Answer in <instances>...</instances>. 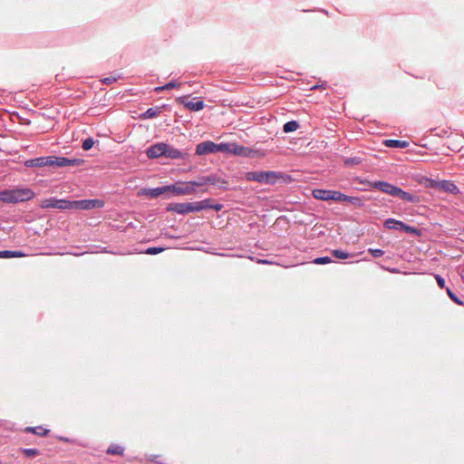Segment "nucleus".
Here are the masks:
<instances>
[{"instance_id":"bb28decb","label":"nucleus","mask_w":464,"mask_h":464,"mask_svg":"<svg viewBox=\"0 0 464 464\" xmlns=\"http://www.w3.org/2000/svg\"><path fill=\"white\" fill-rule=\"evenodd\" d=\"M332 255L336 257V258H339V259H346L348 257L351 256V254H349L348 252H345L342 249H334L332 251Z\"/></svg>"},{"instance_id":"1a4fd4ad","label":"nucleus","mask_w":464,"mask_h":464,"mask_svg":"<svg viewBox=\"0 0 464 464\" xmlns=\"http://www.w3.org/2000/svg\"><path fill=\"white\" fill-rule=\"evenodd\" d=\"M179 101L184 104L186 108L188 110L198 111L204 108V102L200 100L192 99L190 101L188 100L187 96L180 97Z\"/></svg>"},{"instance_id":"473e14b6","label":"nucleus","mask_w":464,"mask_h":464,"mask_svg":"<svg viewBox=\"0 0 464 464\" xmlns=\"http://www.w3.org/2000/svg\"><path fill=\"white\" fill-rule=\"evenodd\" d=\"M344 201L350 202L353 205L360 206L362 205V199L357 197H350L346 195V198Z\"/></svg>"},{"instance_id":"58836bf2","label":"nucleus","mask_w":464,"mask_h":464,"mask_svg":"<svg viewBox=\"0 0 464 464\" xmlns=\"http://www.w3.org/2000/svg\"><path fill=\"white\" fill-rule=\"evenodd\" d=\"M401 229L407 231V232H410V233H413V234H418L419 233V230L416 228V227H409L407 225L404 224V227H401Z\"/></svg>"},{"instance_id":"f3484780","label":"nucleus","mask_w":464,"mask_h":464,"mask_svg":"<svg viewBox=\"0 0 464 464\" xmlns=\"http://www.w3.org/2000/svg\"><path fill=\"white\" fill-rule=\"evenodd\" d=\"M164 156L170 159H182L184 157V154L178 149H175L166 144Z\"/></svg>"},{"instance_id":"9b49d317","label":"nucleus","mask_w":464,"mask_h":464,"mask_svg":"<svg viewBox=\"0 0 464 464\" xmlns=\"http://www.w3.org/2000/svg\"><path fill=\"white\" fill-rule=\"evenodd\" d=\"M166 150V144L165 143H158L155 145H152L147 150V156L150 159H155L159 158L160 156H164Z\"/></svg>"},{"instance_id":"c9c22d12","label":"nucleus","mask_w":464,"mask_h":464,"mask_svg":"<svg viewBox=\"0 0 464 464\" xmlns=\"http://www.w3.org/2000/svg\"><path fill=\"white\" fill-rule=\"evenodd\" d=\"M23 453L26 457L31 458V457L37 456L39 454V451L36 449H24Z\"/></svg>"},{"instance_id":"aec40b11","label":"nucleus","mask_w":464,"mask_h":464,"mask_svg":"<svg viewBox=\"0 0 464 464\" xmlns=\"http://www.w3.org/2000/svg\"><path fill=\"white\" fill-rule=\"evenodd\" d=\"M231 153L235 155L247 156L249 154V149L236 143H231Z\"/></svg>"},{"instance_id":"ddd939ff","label":"nucleus","mask_w":464,"mask_h":464,"mask_svg":"<svg viewBox=\"0 0 464 464\" xmlns=\"http://www.w3.org/2000/svg\"><path fill=\"white\" fill-rule=\"evenodd\" d=\"M168 210L176 212L178 214H188L191 211V203H175L168 208Z\"/></svg>"},{"instance_id":"412c9836","label":"nucleus","mask_w":464,"mask_h":464,"mask_svg":"<svg viewBox=\"0 0 464 464\" xmlns=\"http://www.w3.org/2000/svg\"><path fill=\"white\" fill-rule=\"evenodd\" d=\"M27 255L22 251H0V258L25 257Z\"/></svg>"},{"instance_id":"423d86ee","label":"nucleus","mask_w":464,"mask_h":464,"mask_svg":"<svg viewBox=\"0 0 464 464\" xmlns=\"http://www.w3.org/2000/svg\"><path fill=\"white\" fill-rule=\"evenodd\" d=\"M168 192H172L176 195H190L193 194L196 189L192 188V185L188 182L179 181L172 185H168Z\"/></svg>"},{"instance_id":"ea45409f","label":"nucleus","mask_w":464,"mask_h":464,"mask_svg":"<svg viewBox=\"0 0 464 464\" xmlns=\"http://www.w3.org/2000/svg\"><path fill=\"white\" fill-rule=\"evenodd\" d=\"M435 279H436V281H437V283H438V285H439V286L440 288H444L445 287V280L440 276L436 275L435 276Z\"/></svg>"},{"instance_id":"2f4dec72","label":"nucleus","mask_w":464,"mask_h":464,"mask_svg":"<svg viewBox=\"0 0 464 464\" xmlns=\"http://www.w3.org/2000/svg\"><path fill=\"white\" fill-rule=\"evenodd\" d=\"M93 145H94V140H93V139H92V138H87V139H85V140H83V142H82V149H83L84 150H91V149L93 147Z\"/></svg>"},{"instance_id":"4c0bfd02","label":"nucleus","mask_w":464,"mask_h":464,"mask_svg":"<svg viewBox=\"0 0 464 464\" xmlns=\"http://www.w3.org/2000/svg\"><path fill=\"white\" fill-rule=\"evenodd\" d=\"M163 251V248L161 247H149L146 250V254L148 255H156Z\"/></svg>"},{"instance_id":"6ab92c4d","label":"nucleus","mask_w":464,"mask_h":464,"mask_svg":"<svg viewBox=\"0 0 464 464\" xmlns=\"http://www.w3.org/2000/svg\"><path fill=\"white\" fill-rule=\"evenodd\" d=\"M24 431L31 432V433L36 434L41 437H45L49 434L50 430L43 428L41 426H37V427H26L24 429Z\"/></svg>"},{"instance_id":"a878e982","label":"nucleus","mask_w":464,"mask_h":464,"mask_svg":"<svg viewBox=\"0 0 464 464\" xmlns=\"http://www.w3.org/2000/svg\"><path fill=\"white\" fill-rule=\"evenodd\" d=\"M346 198V195L337 190H331L330 200L334 201H343Z\"/></svg>"},{"instance_id":"a19ab883","label":"nucleus","mask_w":464,"mask_h":464,"mask_svg":"<svg viewBox=\"0 0 464 464\" xmlns=\"http://www.w3.org/2000/svg\"><path fill=\"white\" fill-rule=\"evenodd\" d=\"M202 202H204L202 204V206L204 207V209L205 208H211L212 205L210 204V199H205V200H201Z\"/></svg>"},{"instance_id":"7ed1b4c3","label":"nucleus","mask_w":464,"mask_h":464,"mask_svg":"<svg viewBox=\"0 0 464 464\" xmlns=\"http://www.w3.org/2000/svg\"><path fill=\"white\" fill-rule=\"evenodd\" d=\"M279 178L280 175L275 171H250L246 174V179L248 181L266 184H274Z\"/></svg>"},{"instance_id":"f704fd0d","label":"nucleus","mask_w":464,"mask_h":464,"mask_svg":"<svg viewBox=\"0 0 464 464\" xmlns=\"http://www.w3.org/2000/svg\"><path fill=\"white\" fill-rule=\"evenodd\" d=\"M332 260L329 256L317 257L314 260V263L316 265H324L331 263Z\"/></svg>"},{"instance_id":"0eeeda50","label":"nucleus","mask_w":464,"mask_h":464,"mask_svg":"<svg viewBox=\"0 0 464 464\" xmlns=\"http://www.w3.org/2000/svg\"><path fill=\"white\" fill-rule=\"evenodd\" d=\"M40 207L42 208H58V209H70V204L65 199H56L54 198H44L40 201Z\"/></svg>"},{"instance_id":"2eb2a0df","label":"nucleus","mask_w":464,"mask_h":464,"mask_svg":"<svg viewBox=\"0 0 464 464\" xmlns=\"http://www.w3.org/2000/svg\"><path fill=\"white\" fill-rule=\"evenodd\" d=\"M439 189L445 192H450L451 194L459 193L458 187L453 182L449 180L440 181Z\"/></svg>"},{"instance_id":"4468645a","label":"nucleus","mask_w":464,"mask_h":464,"mask_svg":"<svg viewBox=\"0 0 464 464\" xmlns=\"http://www.w3.org/2000/svg\"><path fill=\"white\" fill-rule=\"evenodd\" d=\"M394 197H399L402 200L411 202V203H419L420 198L416 195L411 194L398 188L397 192Z\"/></svg>"},{"instance_id":"6e6552de","label":"nucleus","mask_w":464,"mask_h":464,"mask_svg":"<svg viewBox=\"0 0 464 464\" xmlns=\"http://www.w3.org/2000/svg\"><path fill=\"white\" fill-rule=\"evenodd\" d=\"M217 152V144L213 141L208 140L197 145L196 153L198 155H207Z\"/></svg>"},{"instance_id":"c756f323","label":"nucleus","mask_w":464,"mask_h":464,"mask_svg":"<svg viewBox=\"0 0 464 464\" xmlns=\"http://www.w3.org/2000/svg\"><path fill=\"white\" fill-rule=\"evenodd\" d=\"M440 181H436V180L431 179H427L425 180V183H424V184H425V186H426L427 188H437V189H439V188H440Z\"/></svg>"},{"instance_id":"5701e85b","label":"nucleus","mask_w":464,"mask_h":464,"mask_svg":"<svg viewBox=\"0 0 464 464\" xmlns=\"http://www.w3.org/2000/svg\"><path fill=\"white\" fill-rule=\"evenodd\" d=\"M124 448L120 445H111L107 449V453L110 455H123Z\"/></svg>"},{"instance_id":"393cba45","label":"nucleus","mask_w":464,"mask_h":464,"mask_svg":"<svg viewBox=\"0 0 464 464\" xmlns=\"http://www.w3.org/2000/svg\"><path fill=\"white\" fill-rule=\"evenodd\" d=\"M160 112V108H150L142 115V119H150L159 115Z\"/></svg>"},{"instance_id":"c85d7f7f","label":"nucleus","mask_w":464,"mask_h":464,"mask_svg":"<svg viewBox=\"0 0 464 464\" xmlns=\"http://www.w3.org/2000/svg\"><path fill=\"white\" fill-rule=\"evenodd\" d=\"M231 147L232 146L229 143L217 144V152L222 151V152L231 153Z\"/></svg>"},{"instance_id":"b1692460","label":"nucleus","mask_w":464,"mask_h":464,"mask_svg":"<svg viewBox=\"0 0 464 464\" xmlns=\"http://www.w3.org/2000/svg\"><path fill=\"white\" fill-rule=\"evenodd\" d=\"M298 128V122L295 121H291L284 124L283 130L285 133H288L296 130Z\"/></svg>"},{"instance_id":"dca6fc26","label":"nucleus","mask_w":464,"mask_h":464,"mask_svg":"<svg viewBox=\"0 0 464 464\" xmlns=\"http://www.w3.org/2000/svg\"><path fill=\"white\" fill-rule=\"evenodd\" d=\"M312 195L314 198L319 200H330L331 189L315 188L313 189Z\"/></svg>"},{"instance_id":"79ce46f5","label":"nucleus","mask_w":464,"mask_h":464,"mask_svg":"<svg viewBox=\"0 0 464 464\" xmlns=\"http://www.w3.org/2000/svg\"><path fill=\"white\" fill-rule=\"evenodd\" d=\"M116 79L115 78H111V77H108V78H105L102 80V82L106 84H111L113 82H115Z\"/></svg>"},{"instance_id":"37998d69","label":"nucleus","mask_w":464,"mask_h":464,"mask_svg":"<svg viewBox=\"0 0 464 464\" xmlns=\"http://www.w3.org/2000/svg\"><path fill=\"white\" fill-rule=\"evenodd\" d=\"M222 208H223V206L221 204H216V205H212L211 209L219 211L222 209Z\"/></svg>"},{"instance_id":"f257e3e1","label":"nucleus","mask_w":464,"mask_h":464,"mask_svg":"<svg viewBox=\"0 0 464 464\" xmlns=\"http://www.w3.org/2000/svg\"><path fill=\"white\" fill-rule=\"evenodd\" d=\"M83 163L81 159H68L65 157L47 156L28 160L24 162L26 167H67L80 166Z\"/></svg>"},{"instance_id":"9d476101","label":"nucleus","mask_w":464,"mask_h":464,"mask_svg":"<svg viewBox=\"0 0 464 464\" xmlns=\"http://www.w3.org/2000/svg\"><path fill=\"white\" fill-rule=\"evenodd\" d=\"M372 187L391 196H395L398 189V187L385 181L374 182Z\"/></svg>"},{"instance_id":"72a5a7b5","label":"nucleus","mask_w":464,"mask_h":464,"mask_svg":"<svg viewBox=\"0 0 464 464\" xmlns=\"http://www.w3.org/2000/svg\"><path fill=\"white\" fill-rule=\"evenodd\" d=\"M190 203H191V211L192 212H198V211L204 209V207L202 206V204L204 202H202V201L190 202Z\"/></svg>"},{"instance_id":"4be33fe9","label":"nucleus","mask_w":464,"mask_h":464,"mask_svg":"<svg viewBox=\"0 0 464 464\" xmlns=\"http://www.w3.org/2000/svg\"><path fill=\"white\" fill-rule=\"evenodd\" d=\"M384 226L389 229H401L404 224L401 221L389 218L384 222Z\"/></svg>"},{"instance_id":"20e7f679","label":"nucleus","mask_w":464,"mask_h":464,"mask_svg":"<svg viewBox=\"0 0 464 464\" xmlns=\"http://www.w3.org/2000/svg\"><path fill=\"white\" fill-rule=\"evenodd\" d=\"M188 183L192 185V188L203 187L208 184H217L218 187L227 189V181L213 175L199 177L196 180L188 181Z\"/></svg>"},{"instance_id":"39448f33","label":"nucleus","mask_w":464,"mask_h":464,"mask_svg":"<svg viewBox=\"0 0 464 464\" xmlns=\"http://www.w3.org/2000/svg\"><path fill=\"white\" fill-rule=\"evenodd\" d=\"M70 209H92V208H101L104 206V202L100 199H82V200H75L69 201Z\"/></svg>"},{"instance_id":"a211bd4d","label":"nucleus","mask_w":464,"mask_h":464,"mask_svg":"<svg viewBox=\"0 0 464 464\" xmlns=\"http://www.w3.org/2000/svg\"><path fill=\"white\" fill-rule=\"evenodd\" d=\"M383 144L386 147L390 148H407L409 146V142L407 140H385Z\"/></svg>"},{"instance_id":"f03ea898","label":"nucleus","mask_w":464,"mask_h":464,"mask_svg":"<svg viewBox=\"0 0 464 464\" xmlns=\"http://www.w3.org/2000/svg\"><path fill=\"white\" fill-rule=\"evenodd\" d=\"M34 192L30 188H14L0 191V202L19 203L32 199Z\"/></svg>"},{"instance_id":"7c9ffc66","label":"nucleus","mask_w":464,"mask_h":464,"mask_svg":"<svg viewBox=\"0 0 464 464\" xmlns=\"http://www.w3.org/2000/svg\"><path fill=\"white\" fill-rule=\"evenodd\" d=\"M447 294L454 303L459 305L463 304V302L450 288H447Z\"/></svg>"},{"instance_id":"c03bdc74","label":"nucleus","mask_w":464,"mask_h":464,"mask_svg":"<svg viewBox=\"0 0 464 464\" xmlns=\"http://www.w3.org/2000/svg\"><path fill=\"white\" fill-rule=\"evenodd\" d=\"M459 275H460L461 278L464 280V270L460 271Z\"/></svg>"},{"instance_id":"e433bc0d","label":"nucleus","mask_w":464,"mask_h":464,"mask_svg":"<svg viewBox=\"0 0 464 464\" xmlns=\"http://www.w3.org/2000/svg\"><path fill=\"white\" fill-rule=\"evenodd\" d=\"M368 251L373 257H381L384 254V251L379 248H370Z\"/></svg>"},{"instance_id":"f8f14e48","label":"nucleus","mask_w":464,"mask_h":464,"mask_svg":"<svg viewBox=\"0 0 464 464\" xmlns=\"http://www.w3.org/2000/svg\"><path fill=\"white\" fill-rule=\"evenodd\" d=\"M168 192L167 186L156 188H141L139 192V196H148L150 198H157L161 194Z\"/></svg>"},{"instance_id":"cd10ccee","label":"nucleus","mask_w":464,"mask_h":464,"mask_svg":"<svg viewBox=\"0 0 464 464\" xmlns=\"http://www.w3.org/2000/svg\"><path fill=\"white\" fill-rule=\"evenodd\" d=\"M180 85H181L180 83H177L176 82H169V83H167V84H165L163 86L157 87L155 89V91L157 92H160L165 91V90H170V89L175 88V87H180Z\"/></svg>"}]
</instances>
